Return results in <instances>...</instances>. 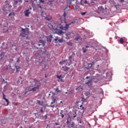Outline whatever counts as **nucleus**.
<instances>
[{
  "label": "nucleus",
  "mask_w": 128,
  "mask_h": 128,
  "mask_svg": "<svg viewBox=\"0 0 128 128\" xmlns=\"http://www.w3.org/2000/svg\"><path fill=\"white\" fill-rule=\"evenodd\" d=\"M70 24H66V26H58V28H60V30H58V28H52V30L54 32H54H56V34H62L66 32V30L68 28V26H70Z\"/></svg>",
  "instance_id": "1"
},
{
  "label": "nucleus",
  "mask_w": 128,
  "mask_h": 128,
  "mask_svg": "<svg viewBox=\"0 0 128 128\" xmlns=\"http://www.w3.org/2000/svg\"><path fill=\"white\" fill-rule=\"evenodd\" d=\"M86 48H88V46H86Z\"/></svg>",
  "instance_id": "54"
},
{
  "label": "nucleus",
  "mask_w": 128,
  "mask_h": 128,
  "mask_svg": "<svg viewBox=\"0 0 128 128\" xmlns=\"http://www.w3.org/2000/svg\"><path fill=\"white\" fill-rule=\"evenodd\" d=\"M75 114H76V112H75Z\"/></svg>",
  "instance_id": "55"
},
{
  "label": "nucleus",
  "mask_w": 128,
  "mask_h": 128,
  "mask_svg": "<svg viewBox=\"0 0 128 128\" xmlns=\"http://www.w3.org/2000/svg\"><path fill=\"white\" fill-rule=\"evenodd\" d=\"M40 112H44V110L40 109Z\"/></svg>",
  "instance_id": "38"
},
{
  "label": "nucleus",
  "mask_w": 128,
  "mask_h": 128,
  "mask_svg": "<svg viewBox=\"0 0 128 128\" xmlns=\"http://www.w3.org/2000/svg\"><path fill=\"white\" fill-rule=\"evenodd\" d=\"M98 10H102V6H100L99 7H98Z\"/></svg>",
  "instance_id": "20"
},
{
  "label": "nucleus",
  "mask_w": 128,
  "mask_h": 128,
  "mask_svg": "<svg viewBox=\"0 0 128 128\" xmlns=\"http://www.w3.org/2000/svg\"><path fill=\"white\" fill-rule=\"evenodd\" d=\"M66 122H67V124H68V120Z\"/></svg>",
  "instance_id": "53"
},
{
  "label": "nucleus",
  "mask_w": 128,
  "mask_h": 128,
  "mask_svg": "<svg viewBox=\"0 0 128 128\" xmlns=\"http://www.w3.org/2000/svg\"><path fill=\"white\" fill-rule=\"evenodd\" d=\"M38 102H40V101H38Z\"/></svg>",
  "instance_id": "59"
},
{
  "label": "nucleus",
  "mask_w": 128,
  "mask_h": 128,
  "mask_svg": "<svg viewBox=\"0 0 128 128\" xmlns=\"http://www.w3.org/2000/svg\"><path fill=\"white\" fill-rule=\"evenodd\" d=\"M56 92H58V88H57L56 89Z\"/></svg>",
  "instance_id": "41"
},
{
  "label": "nucleus",
  "mask_w": 128,
  "mask_h": 128,
  "mask_svg": "<svg viewBox=\"0 0 128 128\" xmlns=\"http://www.w3.org/2000/svg\"><path fill=\"white\" fill-rule=\"evenodd\" d=\"M90 82H92V80H89L87 82H86V84H88V86L90 85Z\"/></svg>",
  "instance_id": "22"
},
{
  "label": "nucleus",
  "mask_w": 128,
  "mask_h": 128,
  "mask_svg": "<svg viewBox=\"0 0 128 128\" xmlns=\"http://www.w3.org/2000/svg\"><path fill=\"white\" fill-rule=\"evenodd\" d=\"M46 20H48V22H50V20H52V18L46 17Z\"/></svg>",
  "instance_id": "18"
},
{
  "label": "nucleus",
  "mask_w": 128,
  "mask_h": 128,
  "mask_svg": "<svg viewBox=\"0 0 128 128\" xmlns=\"http://www.w3.org/2000/svg\"><path fill=\"white\" fill-rule=\"evenodd\" d=\"M69 4H72V0H69Z\"/></svg>",
  "instance_id": "37"
},
{
  "label": "nucleus",
  "mask_w": 128,
  "mask_h": 128,
  "mask_svg": "<svg viewBox=\"0 0 128 128\" xmlns=\"http://www.w3.org/2000/svg\"><path fill=\"white\" fill-rule=\"evenodd\" d=\"M20 80L18 81V84H20Z\"/></svg>",
  "instance_id": "47"
},
{
  "label": "nucleus",
  "mask_w": 128,
  "mask_h": 128,
  "mask_svg": "<svg viewBox=\"0 0 128 128\" xmlns=\"http://www.w3.org/2000/svg\"><path fill=\"white\" fill-rule=\"evenodd\" d=\"M15 68H16V72H18V70H20V68L19 66H16Z\"/></svg>",
  "instance_id": "16"
},
{
  "label": "nucleus",
  "mask_w": 128,
  "mask_h": 128,
  "mask_svg": "<svg viewBox=\"0 0 128 128\" xmlns=\"http://www.w3.org/2000/svg\"><path fill=\"white\" fill-rule=\"evenodd\" d=\"M88 124L90 126V123H88Z\"/></svg>",
  "instance_id": "50"
},
{
  "label": "nucleus",
  "mask_w": 128,
  "mask_h": 128,
  "mask_svg": "<svg viewBox=\"0 0 128 128\" xmlns=\"http://www.w3.org/2000/svg\"><path fill=\"white\" fill-rule=\"evenodd\" d=\"M76 115H74V116H73V118H76Z\"/></svg>",
  "instance_id": "44"
},
{
  "label": "nucleus",
  "mask_w": 128,
  "mask_h": 128,
  "mask_svg": "<svg viewBox=\"0 0 128 128\" xmlns=\"http://www.w3.org/2000/svg\"><path fill=\"white\" fill-rule=\"evenodd\" d=\"M55 124H56V126H59L60 125V124H58V123H55Z\"/></svg>",
  "instance_id": "42"
},
{
  "label": "nucleus",
  "mask_w": 128,
  "mask_h": 128,
  "mask_svg": "<svg viewBox=\"0 0 128 128\" xmlns=\"http://www.w3.org/2000/svg\"><path fill=\"white\" fill-rule=\"evenodd\" d=\"M78 123H79V124H82V120H80L78 121Z\"/></svg>",
  "instance_id": "43"
},
{
  "label": "nucleus",
  "mask_w": 128,
  "mask_h": 128,
  "mask_svg": "<svg viewBox=\"0 0 128 128\" xmlns=\"http://www.w3.org/2000/svg\"><path fill=\"white\" fill-rule=\"evenodd\" d=\"M80 38V36H78L76 38H75V40H78V39Z\"/></svg>",
  "instance_id": "27"
},
{
  "label": "nucleus",
  "mask_w": 128,
  "mask_h": 128,
  "mask_svg": "<svg viewBox=\"0 0 128 128\" xmlns=\"http://www.w3.org/2000/svg\"><path fill=\"white\" fill-rule=\"evenodd\" d=\"M59 42H64V40L62 39H58V40Z\"/></svg>",
  "instance_id": "25"
},
{
  "label": "nucleus",
  "mask_w": 128,
  "mask_h": 128,
  "mask_svg": "<svg viewBox=\"0 0 128 128\" xmlns=\"http://www.w3.org/2000/svg\"><path fill=\"white\" fill-rule=\"evenodd\" d=\"M57 78L58 79V82H64V80H62V76H57Z\"/></svg>",
  "instance_id": "7"
},
{
  "label": "nucleus",
  "mask_w": 128,
  "mask_h": 128,
  "mask_svg": "<svg viewBox=\"0 0 128 128\" xmlns=\"http://www.w3.org/2000/svg\"><path fill=\"white\" fill-rule=\"evenodd\" d=\"M22 0H14V2L15 4H18V6H20L22 2Z\"/></svg>",
  "instance_id": "6"
},
{
  "label": "nucleus",
  "mask_w": 128,
  "mask_h": 128,
  "mask_svg": "<svg viewBox=\"0 0 128 128\" xmlns=\"http://www.w3.org/2000/svg\"><path fill=\"white\" fill-rule=\"evenodd\" d=\"M46 38H47L48 42H52V36L50 35V36H48V37H46Z\"/></svg>",
  "instance_id": "11"
},
{
  "label": "nucleus",
  "mask_w": 128,
  "mask_h": 128,
  "mask_svg": "<svg viewBox=\"0 0 128 128\" xmlns=\"http://www.w3.org/2000/svg\"><path fill=\"white\" fill-rule=\"evenodd\" d=\"M86 78L88 80V79L90 78V77L87 76V77H86Z\"/></svg>",
  "instance_id": "45"
},
{
  "label": "nucleus",
  "mask_w": 128,
  "mask_h": 128,
  "mask_svg": "<svg viewBox=\"0 0 128 128\" xmlns=\"http://www.w3.org/2000/svg\"><path fill=\"white\" fill-rule=\"evenodd\" d=\"M74 126V123H72L70 125V128H73V126Z\"/></svg>",
  "instance_id": "26"
},
{
  "label": "nucleus",
  "mask_w": 128,
  "mask_h": 128,
  "mask_svg": "<svg viewBox=\"0 0 128 128\" xmlns=\"http://www.w3.org/2000/svg\"><path fill=\"white\" fill-rule=\"evenodd\" d=\"M32 87H27L25 90V94H26V93L28 92H32Z\"/></svg>",
  "instance_id": "8"
},
{
  "label": "nucleus",
  "mask_w": 128,
  "mask_h": 128,
  "mask_svg": "<svg viewBox=\"0 0 128 128\" xmlns=\"http://www.w3.org/2000/svg\"><path fill=\"white\" fill-rule=\"evenodd\" d=\"M82 50L84 52H86V50H86L85 48L83 47L82 48Z\"/></svg>",
  "instance_id": "21"
},
{
  "label": "nucleus",
  "mask_w": 128,
  "mask_h": 128,
  "mask_svg": "<svg viewBox=\"0 0 128 128\" xmlns=\"http://www.w3.org/2000/svg\"><path fill=\"white\" fill-rule=\"evenodd\" d=\"M66 60H64V61H61L60 62V64H66Z\"/></svg>",
  "instance_id": "30"
},
{
  "label": "nucleus",
  "mask_w": 128,
  "mask_h": 128,
  "mask_svg": "<svg viewBox=\"0 0 128 128\" xmlns=\"http://www.w3.org/2000/svg\"><path fill=\"white\" fill-rule=\"evenodd\" d=\"M60 128V126H58V127H57V128Z\"/></svg>",
  "instance_id": "52"
},
{
  "label": "nucleus",
  "mask_w": 128,
  "mask_h": 128,
  "mask_svg": "<svg viewBox=\"0 0 128 128\" xmlns=\"http://www.w3.org/2000/svg\"><path fill=\"white\" fill-rule=\"evenodd\" d=\"M34 84H35L34 86L32 88L33 92H38V90L42 89V88L40 87V83L38 81L34 80Z\"/></svg>",
  "instance_id": "2"
},
{
  "label": "nucleus",
  "mask_w": 128,
  "mask_h": 128,
  "mask_svg": "<svg viewBox=\"0 0 128 128\" xmlns=\"http://www.w3.org/2000/svg\"><path fill=\"white\" fill-rule=\"evenodd\" d=\"M82 90V88H80V87L76 88V90Z\"/></svg>",
  "instance_id": "24"
},
{
  "label": "nucleus",
  "mask_w": 128,
  "mask_h": 128,
  "mask_svg": "<svg viewBox=\"0 0 128 128\" xmlns=\"http://www.w3.org/2000/svg\"><path fill=\"white\" fill-rule=\"evenodd\" d=\"M80 4L84 6V2H82V0H80Z\"/></svg>",
  "instance_id": "33"
},
{
  "label": "nucleus",
  "mask_w": 128,
  "mask_h": 128,
  "mask_svg": "<svg viewBox=\"0 0 128 128\" xmlns=\"http://www.w3.org/2000/svg\"><path fill=\"white\" fill-rule=\"evenodd\" d=\"M54 40H55V42H56V40H58V37L56 36V38L54 39Z\"/></svg>",
  "instance_id": "28"
},
{
  "label": "nucleus",
  "mask_w": 128,
  "mask_h": 128,
  "mask_svg": "<svg viewBox=\"0 0 128 128\" xmlns=\"http://www.w3.org/2000/svg\"><path fill=\"white\" fill-rule=\"evenodd\" d=\"M86 14V12H81L82 16H84Z\"/></svg>",
  "instance_id": "29"
},
{
  "label": "nucleus",
  "mask_w": 128,
  "mask_h": 128,
  "mask_svg": "<svg viewBox=\"0 0 128 128\" xmlns=\"http://www.w3.org/2000/svg\"><path fill=\"white\" fill-rule=\"evenodd\" d=\"M8 5L6 4V6H4L2 10L3 11L4 14H8Z\"/></svg>",
  "instance_id": "4"
},
{
  "label": "nucleus",
  "mask_w": 128,
  "mask_h": 128,
  "mask_svg": "<svg viewBox=\"0 0 128 128\" xmlns=\"http://www.w3.org/2000/svg\"><path fill=\"white\" fill-rule=\"evenodd\" d=\"M66 38L70 39V38H72L74 36V34L72 32H68L66 34Z\"/></svg>",
  "instance_id": "3"
},
{
  "label": "nucleus",
  "mask_w": 128,
  "mask_h": 128,
  "mask_svg": "<svg viewBox=\"0 0 128 128\" xmlns=\"http://www.w3.org/2000/svg\"><path fill=\"white\" fill-rule=\"evenodd\" d=\"M22 30H23V32H24V29L22 28Z\"/></svg>",
  "instance_id": "49"
},
{
  "label": "nucleus",
  "mask_w": 128,
  "mask_h": 128,
  "mask_svg": "<svg viewBox=\"0 0 128 128\" xmlns=\"http://www.w3.org/2000/svg\"><path fill=\"white\" fill-rule=\"evenodd\" d=\"M42 14H44V12H42Z\"/></svg>",
  "instance_id": "57"
},
{
  "label": "nucleus",
  "mask_w": 128,
  "mask_h": 128,
  "mask_svg": "<svg viewBox=\"0 0 128 128\" xmlns=\"http://www.w3.org/2000/svg\"><path fill=\"white\" fill-rule=\"evenodd\" d=\"M52 1H49L48 2V4H52Z\"/></svg>",
  "instance_id": "32"
},
{
  "label": "nucleus",
  "mask_w": 128,
  "mask_h": 128,
  "mask_svg": "<svg viewBox=\"0 0 128 128\" xmlns=\"http://www.w3.org/2000/svg\"><path fill=\"white\" fill-rule=\"evenodd\" d=\"M40 4H44V0H39Z\"/></svg>",
  "instance_id": "23"
},
{
  "label": "nucleus",
  "mask_w": 128,
  "mask_h": 128,
  "mask_svg": "<svg viewBox=\"0 0 128 128\" xmlns=\"http://www.w3.org/2000/svg\"><path fill=\"white\" fill-rule=\"evenodd\" d=\"M91 66H92V65H91V66H90V68H91Z\"/></svg>",
  "instance_id": "56"
},
{
  "label": "nucleus",
  "mask_w": 128,
  "mask_h": 128,
  "mask_svg": "<svg viewBox=\"0 0 128 128\" xmlns=\"http://www.w3.org/2000/svg\"><path fill=\"white\" fill-rule=\"evenodd\" d=\"M118 1H119L120 2H124V0H118Z\"/></svg>",
  "instance_id": "39"
},
{
  "label": "nucleus",
  "mask_w": 128,
  "mask_h": 128,
  "mask_svg": "<svg viewBox=\"0 0 128 128\" xmlns=\"http://www.w3.org/2000/svg\"><path fill=\"white\" fill-rule=\"evenodd\" d=\"M20 80H20V82H20V84H22V77L20 78Z\"/></svg>",
  "instance_id": "36"
},
{
  "label": "nucleus",
  "mask_w": 128,
  "mask_h": 128,
  "mask_svg": "<svg viewBox=\"0 0 128 128\" xmlns=\"http://www.w3.org/2000/svg\"><path fill=\"white\" fill-rule=\"evenodd\" d=\"M84 94L86 96H90V92H85Z\"/></svg>",
  "instance_id": "15"
},
{
  "label": "nucleus",
  "mask_w": 128,
  "mask_h": 128,
  "mask_svg": "<svg viewBox=\"0 0 128 128\" xmlns=\"http://www.w3.org/2000/svg\"><path fill=\"white\" fill-rule=\"evenodd\" d=\"M127 114H128V111L127 112Z\"/></svg>",
  "instance_id": "58"
},
{
  "label": "nucleus",
  "mask_w": 128,
  "mask_h": 128,
  "mask_svg": "<svg viewBox=\"0 0 128 128\" xmlns=\"http://www.w3.org/2000/svg\"><path fill=\"white\" fill-rule=\"evenodd\" d=\"M82 110H84V107H82Z\"/></svg>",
  "instance_id": "48"
},
{
  "label": "nucleus",
  "mask_w": 128,
  "mask_h": 128,
  "mask_svg": "<svg viewBox=\"0 0 128 128\" xmlns=\"http://www.w3.org/2000/svg\"><path fill=\"white\" fill-rule=\"evenodd\" d=\"M4 53H1L0 54V60L4 58Z\"/></svg>",
  "instance_id": "12"
},
{
  "label": "nucleus",
  "mask_w": 128,
  "mask_h": 128,
  "mask_svg": "<svg viewBox=\"0 0 128 128\" xmlns=\"http://www.w3.org/2000/svg\"><path fill=\"white\" fill-rule=\"evenodd\" d=\"M120 44H124V39L122 38H120Z\"/></svg>",
  "instance_id": "17"
},
{
  "label": "nucleus",
  "mask_w": 128,
  "mask_h": 128,
  "mask_svg": "<svg viewBox=\"0 0 128 128\" xmlns=\"http://www.w3.org/2000/svg\"><path fill=\"white\" fill-rule=\"evenodd\" d=\"M64 16L66 18V12L64 13Z\"/></svg>",
  "instance_id": "46"
},
{
  "label": "nucleus",
  "mask_w": 128,
  "mask_h": 128,
  "mask_svg": "<svg viewBox=\"0 0 128 128\" xmlns=\"http://www.w3.org/2000/svg\"><path fill=\"white\" fill-rule=\"evenodd\" d=\"M3 100H4L5 102H4V106H8V100L6 98V96L3 94Z\"/></svg>",
  "instance_id": "5"
},
{
  "label": "nucleus",
  "mask_w": 128,
  "mask_h": 128,
  "mask_svg": "<svg viewBox=\"0 0 128 128\" xmlns=\"http://www.w3.org/2000/svg\"><path fill=\"white\" fill-rule=\"evenodd\" d=\"M62 68L63 70H64V72H68V70H69L70 69V68L68 66H62Z\"/></svg>",
  "instance_id": "10"
},
{
  "label": "nucleus",
  "mask_w": 128,
  "mask_h": 128,
  "mask_svg": "<svg viewBox=\"0 0 128 128\" xmlns=\"http://www.w3.org/2000/svg\"><path fill=\"white\" fill-rule=\"evenodd\" d=\"M12 14H14L12 13H10L9 14H8V16H12Z\"/></svg>",
  "instance_id": "35"
},
{
  "label": "nucleus",
  "mask_w": 128,
  "mask_h": 128,
  "mask_svg": "<svg viewBox=\"0 0 128 128\" xmlns=\"http://www.w3.org/2000/svg\"><path fill=\"white\" fill-rule=\"evenodd\" d=\"M72 56H70L69 57V60L70 61V64H72Z\"/></svg>",
  "instance_id": "19"
},
{
  "label": "nucleus",
  "mask_w": 128,
  "mask_h": 128,
  "mask_svg": "<svg viewBox=\"0 0 128 128\" xmlns=\"http://www.w3.org/2000/svg\"><path fill=\"white\" fill-rule=\"evenodd\" d=\"M61 116L62 118H64V114H62V112H60Z\"/></svg>",
  "instance_id": "31"
},
{
  "label": "nucleus",
  "mask_w": 128,
  "mask_h": 128,
  "mask_svg": "<svg viewBox=\"0 0 128 128\" xmlns=\"http://www.w3.org/2000/svg\"><path fill=\"white\" fill-rule=\"evenodd\" d=\"M84 4H88V2L86 1V0L84 2Z\"/></svg>",
  "instance_id": "40"
},
{
  "label": "nucleus",
  "mask_w": 128,
  "mask_h": 128,
  "mask_svg": "<svg viewBox=\"0 0 128 128\" xmlns=\"http://www.w3.org/2000/svg\"><path fill=\"white\" fill-rule=\"evenodd\" d=\"M30 12V10H27L24 11V14L26 16H28Z\"/></svg>",
  "instance_id": "9"
},
{
  "label": "nucleus",
  "mask_w": 128,
  "mask_h": 128,
  "mask_svg": "<svg viewBox=\"0 0 128 128\" xmlns=\"http://www.w3.org/2000/svg\"><path fill=\"white\" fill-rule=\"evenodd\" d=\"M78 20H74L72 22V24H78Z\"/></svg>",
  "instance_id": "14"
},
{
  "label": "nucleus",
  "mask_w": 128,
  "mask_h": 128,
  "mask_svg": "<svg viewBox=\"0 0 128 128\" xmlns=\"http://www.w3.org/2000/svg\"><path fill=\"white\" fill-rule=\"evenodd\" d=\"M82 105L80 106V108H82Z\"/></svg>",
  "instance_id": "51"
},
{
  "label": "nucleus",
  "mask_w": 128,
  "mask_h": 128,
  "mask_svg": "<svg viewBox=\"0 0 128 128\" xmlns=\"http://www.w3.org/2000/svg\"><path fill=\"white\" fill-rule=\"evenodd\" d=\"M56 102V99H54L53 102H51L50 106L51 108H54V105L53 104H54V102Z\"/></svg>",
  "instance_id": "13"
},
{
  "label": "nucleus",
  "mask_w": 128,
  "mask_h": 128,
  "mask_svg": "<svg viewBox=\"0 0 128 128\" xmlns=\"http://www.w3.org/2000/svg\"><path fill=\"white\" fill-rule=\"evenodd\" d=\"M38 8H42V6H40V4H38Z\"/></svg>",
  "instance_id": "34"
}]
</instances>
